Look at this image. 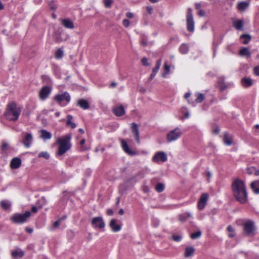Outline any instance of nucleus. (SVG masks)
I'll return each mask as SVG.
<instances>
[{
  "instance_id": "obj_62",
  "label": "nucleus",
  "mask_w": 259,
  "mask_h": 259,
  "mask_svg": "<svg viewBox=\"0 0 259 259\" xmlns=\"http://www.w3.org/2000/svg\"><path fill=\"white\" fill-rule=\"evenodd\" d=\"M126 16L128 18H133L134 17L133 14L131 12H127L126 14Z\"/></svg>"
},
{
  "instance_id": "obj_10",
  "label": "nucleus",
  "mask_w": 259,
  "mask_h": 259,
  "mask_svg": "<svg viewBox=\"0 0 259 259\" xmlns=\"http://www.w3.org/2000/svg\"><path fill=\"white\" fill-rule=\"evenodd\" d=\"M244 230L246 235H249L253 233L255 230L253 222L248 221L244 224Z\"/></svg>"
},
{
  "instance_id": "obj_48",
  "label": "nucleus",
  "mask_w": 259,
  "mask_h": 259,
  "mask_svg": "<svg viewBox=\"0 0 259 259\" xmlns=\"http://www.w3.org/2000/svg\"><path fill=\"white\" fill-rule=\"evenodd\" d=\"M8 148H9L8 143H7L6 142H3V144L2 145V150L3 151L5 152L8 149Z\"/></svg>"
},
{
  "instance_id": "obj_32",
  "label": "nucleus",
  "mask_w": 259,
  "mask_h": 259,
  "mask_svg": "<svg viewBox=\"0 0 259 259\" xmlns=\"http://www.w3.org/2000/svg\"><path fill=\"white\" fill-rule=\"evenodd\" d=\"M191 214L189 212H186L179 215V219L181 222H185L188 218H191Z\"/></svg>"
},
{
  "instance_id": "obj_37",
  "label": "nucleus",
  "mask_w": 259,
  "mask_h": 259,
  "mask_svg": "<svg viewBox=\"0 0 259 259\" xmlns=\"http://www.w3.org/2000/svg\"><path fill=\"white\" fill-rule=\"evenodd\" d=\"M63 54L64 53L63 50L61 49H58L56 52L55 58L57 59H61L63 57Z\"/></svg>"
},
{
  "instance_id": "obj_58",
  "label": "nucleus",
  "mask_w": 259,
  "mask_h": 259,
  "mask_svg": "<svg viewBox=\"0 0 259 259\" xmlns=\"http://www.w3.org/2000/svg\"><path fill=\"white\" fill-rule=\"evenodd\" d=\"M206 177L207 178V181L208 182H209L210 178H211V174L210 172L209 171H206Z\"/></svg>"
},
{
  "instance_id": "obj_34",
  "label": "nucleus",
  "mask_w": 259,
  "mask_h": 259,
  "mask_svg": "<svg viewBox=\"0 0 259 259\" xmlns=\"http://www.w3.org/2000/svg\"><path fill=\"white\" fill-rule=\"evenodd\" d=\"M180 52L183 54H187L189 51V46L187 44H183L179 48Z\"/></svg>"
},
{
  "instance_id": "obj_50",
  "label": "nucleus",
  "mask_w": 259,
  "mask_h": 259,
  "mask_svg": "<svg viewBox=\"0 0 259 259\" xmlns=\"http://www.w3.org/2000/svg\"><path fill=\"white\" fill-rule=\"evenodd\" d=\"M246 172L248 175H251L253 172L255 170V167H247L246 169Z\"/></svg>"
},
{
  "instance_id": "obj_24",
  "label": "nucleus",
  "mask_w": 259,
  "mask_h": 259,
  "mask_svg": "<svg viewBox=\"0 0 259 259\" xmlns=\"http://www.w3.org/2000/svg\"><path fill=\"white\" fill-rule=\"evenodd\" d=\"M249 3L248 2H241L237 5V9L240 12L244 11L249 6Z\"/></svg>"
},
{
  "instance_id": "obj_25",
  "label": "nucleus",
  "mask_w": 259,
  "mask_h": 259,
  "mask_svg": "<svg viewBox=\"0 0 259 259\" xmlns=\"http://www.w3.org/2000/svg\"><path fill=\"white\" fill-rule=\"evenodd\" d=\"M241 83L243 87L247 88L252 85L253 81L251 78L245 77L241 79Z\"/></svg>"
},
{
  "instance_id": "obj_64",
  "label": "nucleus",
  "mask_w": 259,
  "mask_h": 259,
  "mask_svg": "<svg viewBox=\"0 0 259 259\" xmlns=\"http://www.w3.org/2000/svg\"><path fill=\"white\" fill-rule=\"evenodd\" d=\"M37 211V207L36 206H33L32 207V212L33 213H36Z\"/></svg>"
},
{
  "instance_id": "obj_41",
  "label": "nucleus",
  "mask_w": 259,
  "mask_h": 259,
  "mask_svg": "<svg viewBox=\"0 0 259 259\" xmlns=\"http://www.w3.org/2000/svg\"><path fill=\"white\" fill-rule=\"evenodd\" d=\"M159 69L157 68H156V67H154L153 69V70H152V74L150 75V77H149L148 78V81H151L153 79V78L155 77L156 73L158 72V71L159 70Z\"/></svg>"
},
{
  "instance_id": "obj_2",
  "label": "nucleus",
  "mask_w": 259,
  "mask_h": 259,
  "mask_svg": "<svg viewBox=\"0 0 259 259\" xmlns=\"http://www.w3.org/2000/svg\"><path fill=\"white\" fill-rule=\"evenodd\" d=\"M21 112V108L15 102H11L7 106L5 116L8 120L15 121L18 119Z\"/></svg>"
},
{
  "instance_id": "obj_12",
  "label": "nucleus",
  "mask_w": 259,
  "mask_h": 259,
  "mask_svg": "<svg viewBox=\"0 0 259 259\" xmlns=\"http://www.w3.org/2000/svg\"><path fill=\"white\" fill-rule=\"evenodd\" d=\"M118 220L115 219H112L109 222V226L112 231L114 232L119 231L121 229V226L117 224Z\"/></svg>"
},
{
  "instance_id": "obj_33",
  "label": "nucleus",
  "mask_w": 259,
  "mask_h": 259,
  "mask_svg": "<svg viewBox=\"0 0 259 259\" xmlns=\"http://www.w3.org/2000/svg\"><path fill=\"white\" fill-rule=\"evenodd\" d=\"M73 117L71 115H68L67 116L66 125L70 126L72 128H74L76 127V124L71 121Z\"/></svg>"
},
{
  "instance_id": "obj_35",
  "label": "nucleus",
  "mask_w": 259,
  "mask_h": 259,
  "mask_svg": "<svg viewBox=\"0 0 259 259\" xmlns=\"http://www.w3.org/2000/svg\"><path fill=\"white\" fill-rule=\"evenodd\" d=\"M144 176H145V171H144V170H140L134 177L131 178L128 180V182H130V181L134 180L137 177H140L141 178H144Z\"/></svg>"
},
{
  "instance_id": "obj_30",
  "label": "nucleus",
  "mask_w": 259,
  "mask_h": 259,
  "mask_svg": "<svg viewBox=\"0 0 259 259\" xmlns=\"http://www.w3.org/2000/svg\"><path fill=\"white\" fill-rule=\"evenodd\" d=\"M239 55L241 56L249 57L250 56V52L247 48L243 47L240 50Z\"/></svg>"
},
{
  "instance_id": "obj_16",
  "label": "nucleus",
  "mask_w": 259,
  "mask_h": 259,
  "mask_svg": "<svg viewBox=\"0 0 259 259\" xmlns=\"http://www.w3.org/2000/svg\"><path fill=\"white\" fill-rule=\"evenodd\" d=\"M121 146L123 150L124 151L125 153L128 154L130 155L133 156L136 155V153L133 151H132L128 147L126 142L123 140H121Z\"/></svg>"
},
{
  "instance_id": "obj_18",
  "label": "nucleus",
  "mask_w": 259,
  "mask_h": 259,
  "mask_svg": "<svg viewBox=\"0 0 259 259\" xmlns=\"http://www.w3.org/2000/svg\"><path fill=\"white\" fill-rule=\"evenodd\" d=\"M60 21L62 25L66 28L73 29L74 27L73 22L69 19H61Z\"/></svg>"
},
{
  "instance_id": "obj_3",
  "label": "nucleus",
  "mask_w": 259,
  "mask_h": 259,
  "mask_svg": "<svg viewBox=\"0 0 259 259\" xmlns=\"http://www.w3.org/2000/svg\"><path fill=\"white\" fill-rule=\"evenodd\" d=\"M71 139V134H69L64 136L62 138H59L57 140V143L59 146L58 148V151L57 154L59 156L64 154L67 151L69 150L71 147V144L70 143V140Z\"/></svg>"
},
{
  "instance_id": "obj_59",
  "label": "nucleus",
  "mask_w": 259,
  "mask_h": 259,
  "mask_svg": "<svg viewBox=\"0 0 259 259\" xmlns=\"http://www.w3.org/2000/svg\"><path fill=\"white\" fill-rule=\"evenodd\" d=\"M114 213L113 210L112 209H108L107 211V214L108 215H112Z\"/></svg>"
},
{
  "instance_id": "obj_61",
  "label": "nucleus",
  "mask_w": 259,
  "mask_h": 259,
  "mask_svg": "<svg viewBox=\"0 0 259 259\" xmlns=\"http://www.w3.org/2000/svg\"><path fill=\"white\" fill-rule=\"evenodd\" d=\"M227 230L230 232H231V233H233L234 232V229L233 228V227L229 225L227 227Z\"/></svg>"
},
{
  "instance_id": "obj_38",
  "label": "nucleus",
  "mask_w": 259,
  "mask_h": 259,
  "mask_svg": "<svg viewBox=\"0 0 259 259\" xmlns=\"http://www.w3.org/2000/svg\"><path fill=\"white\" fill-rule=\"evenodd\" d=\"M170 65H168L166 63H165L164 64V71L163 73L162 74V76L163 77H165V76L168 74L170 70Z\"/></svg>"
},
{
  "instance_id": "obj_51",
  "label": "nucleus",
  "mask_w": 259,
  "mask_h": 259,
  "mask_svg": "<svg viewBox=\"0 0 259 259\" xmlns=\"http://www.w3.org/2000/svg\"><path fill=\"white\" fill-rule=\"evenodd\" d=\"M141 62L143 65L145 66H148L149 65V63L148 62V59L146 57H144L141 60Z\"/></svg>"
},
{
  "instance_id": "obj_31",
  "label": "nucleus",
  "mask_w": 259,
  "mask_h": 259,
  "mask_svg": "<svg viewBox=\"0 0 259 259\" xmlns=\"http://www.w3.org/2000/svg\"><path fill=\"white\" fill-rule=\"evenodd\" d=\"M233 26L237 30H243V21L238 20L233 22Z\"/></svg>"
},
{
  "instance_id": "obj_46",
  "label": "nucleus",
  "mask_w": 259,
  "mask_h": 259,
  "mask_svg": "<svg viewBox=\"0 0 259 259\" xmlns=\"http://www.w3.org/2000/svg\"><path fill=\"white\" fill-rule=\"evenodd\" d=\"M65 218H66V217H64V218H60V219H59L58 220H57V221H56V222L53 224V227H54V228H58V227L59 226V225H60V223H61V221H62L63 220L65 219Z\"/></svg>"
},
{
  "instance_id": "obj_8",
  "label": "nucleus",
  "mask_w": 259,
  "mask_h": 259,
  "mask_svg": "<svg viewBox=\"0 0 259 259\" xmlns=\"http://www.w3.org/2000/svg\"><path fill=\"white\" fill-rule=\"evenodd\" d=\"M208 197L209 195L207 193H204L201 195L198 203V208L200 210H202L204 208L208 199Z\"/></svg>"
},
{
  "instance_id": "obj_27",
  "label": "nucleus",
  "mask_w": 259,
  "mask_h": 259,
  "mask_svg": "<svg viewBox=\"0 0 259 259\" xmlns=\"http://www.w3.org/2000/svg\"><path fill=\"white\" fill-rule=\"evenodd\" d=\"M250 187L255 194H259V180L252 182Z\"/></svg>"
},
{
  "instance_id": "obj_43",
  "label": "nucleus",
  "mask_w": 259,
  "mask_h": 259,
  "mask_svg": "<svg viewBox=\"0 0 259 259\" xmlns=\"http://www.w3.org/2000/svg\"><path fill=\"white\" fill-rule=\"evenodd\" d=\"M38 156L39 157H44L46 159H48L50 157L49 154L47 152H41L39 153Z\"/></svg>"
},
{
  "instance_id": "obj_6",
  "label": "nucleus",
  "mask_w": 259,
  "mask_h": 259,
  "mask_svg": "<svg viewBox=\"0 0 259 259\" xmlns=\"http://www.w3.org/2000/svg\"><path fill=\"white\" fill-rule=\"evenodd\" d=\"M91 225L94 228L100 230L103 229L105 226V223L101 217L93 218L91 220Z\"/></svg>"
},
{
  "instance_id": "obj_19",
  "label": "nucleus",
  "mask_w": 259,
  "mask_h": 259,
  "mask_svg": "<svg viewBox=\"0 0 259 259\" xmlns=\"http://www.w3.org/2000/svg\"><path fill=\"white\" fill-rule=\"evenodd\" d=\"M21 165V160L20 158L15 157L13 158L10 163V166L12 169H17Z\"/></svg>"
},
{
  "instance_id": "obj_22",
  "label": "nucleus",
  "mask_w": 259,
  "mask_h": 259,
  "mask_svg": "<svg viewBox=\"0 0 259 259\" xmlns=\"http://www.w3.org/2000/svg\"><path fill=\"white\" fill-rule=\"evenodd\" d=\"M77 105L84 110L90 108L89 102L86 100L83 99L78 100Z\"/></svg>"
},
{
  "instance_id": "obj_26",
  "label": "nucleus",
  "mask_w": 259,
  "mask_h": 259,
  "mask_svg": "<svg viewBox=\"0 0 259 259\" xmlns=\"http://www.w3.org/2000/svg\"><path fill=\"white\" fill-rule=\"evenodd\" d=\"M195 252V249L192 246H187L185 248L184 256L188 257L193 255Z\"/></svg>"
},
{
  "instance_id": "obj_47",
  "label": "nucleus",
  "mask_w": 259,
  "mask_h": 259,
  "mask_svg": "<svg viewBox=\"0 0 259 259\" xmlns=\"http://www.w3.org/2000/svg\"><path fill=\"white\" fill-rule=\"evenodd\" d=\"M220 90L221 91L225 90V89H226L228 88L227 85L223 81L220 82Z\"/></svg>"
},
{
  "instance_id": "obj_42",
  "label": "nucleus",
  "mask_w": 259,
  "mask_h": 259,
  "mask_svg": "<svg viewBox=\"0 0 259 259\" xmlns=\"http://www.w3.org/2000/svg\"><path fill=\"white\" fill-rule=\"evenodd\" d=\"M201 235V232L200 231H198L195 233H192L191 234V238L193 239H196L199 238Z\"/></svg>"
},
{
  "instance_id": "obj_60",
  "label": "nucleus",
  "mask_w": 259,
  "mask_h": 259,
  "mask_svg": "<svg viewBox=\"0 0 259 259\" xmlns=\"http://www.w3.org/2000/svg\"><path fill=\"white\" fill-rule=\"evenodd\" d=\"M160 65H161V60L159 59L156 61V65L155 67L159 69Z\"/></svg>"
},
{
  "instance_id": "obj_9",
  "label": "nucleus",
  "mask_w": 259,
  "mask_h": 259,
  "mask_svg": "<svg viewBox=\"0 0 259 259\" xmlns=\"http://www.w3.org/2000/svg\"><path fill=\"white\" fill-rule=\"evenodd\" d=\"M52 90V88L50 86H45L40 91L39 96L41 100H44L47 99Z\"/></svg>"
},
{
  "instance_id": "obj_1",
  "label": "nucleus",
  "mask_w": 259,
  "mask_h": 259,
  "mask_svg": "<svg viewBox=\"0 0 259 259\" xmlns=\"http://www.w3.org/2000/svg\"><path fill=\"white\" fill-rule=\"evenodd\" d=\"M233 195L235 199L241 204L247 201V193L244 182L239 179L234 180L231 186Z\"/></svg>"
},
{
  "instance_id": "obj_28",
  "label": "nucleus",
  "mask_w": 259,
  "mask_h": 259,
  "mask_svg": "<svg viewBox=\"0 0 259 259\" xmlns=\"http://www.w3.org/2000/svg\"><path fill=\"white\" fill-rule=\"evenodd\" d=\"M223 141L225 144L227 145H231L233 143L232 137L230 136L228 133H225Z\"/></svg>"
},
{
  "instance_id": "obj_54",
  "label": "nucleus",
  "mask_w": 259,
  "mask_h": 259,
  "mask_svg": "<svg viewBox=\"0 0 259 259\" xmlns=\"http://www.w3.org/2000/svg\"><path fill=\"white\" fill-rule=\"evenodd\" d=\"M253 71L255 75H259V66L255 67Z\"/></svg>"
},
{
  "instance_id": "obj_49",
  "label": "nucleus",
  "mask_w": 259,
  "mask_h": 259,
  "mask_svg": "<svg viewBox=\"0 0 259 259\" xmlns=\"http://www.w3.org/2000/svg\"><path fill=\"white\" fill-rule=\"evenodd\" d=\"M85 142V139H82L80 142V144L81 145V150L84 151L88 150V148L86 147L85 146H84V144Z\"/></svg>"
},
{
  "instance_id": "obj_11",
  "label": "nucleus",
  "mask_w": 259,
  "mask_h": 259,
  "mask_svg": "<svg viewBox=\"0 0 259 259\" xmlns=\"http://www.w3.org/2000/svg\"><path fill=\"white\" fill-rule=\"evenodd\" d=\"M59 103H61L63 100H65L67 103L70 101V96L67 92H64L62 94H58L54 97Z\"/></svg>"
},
{
  "instance_id": "obj_55",
  "label": "nucleus",
  "mask_w": 259,
  "mask_h": 259,
  "mask_svg": "<svg viewBox=\"0 0 259 259\" xmlns=\"http://www.w3.org/2000/svg\"><path fill=\"white\" fill-rule=\"evenodd\" d=\"M146 10L150 14L153 13V8L151 6H147L146 7Z\"/></svg>"
},
{
  "instance_id": "obj_45",
  "label": "nucleus",
  "mask_w": 259,
  "mask_h": 259,
  "mask_svg": "<svg viewBox=\"0 0 259 259\" xmlns=\"http://www.w3.org/2000/svg\"><path fill=\"white\" fill-rule=\"evenodd\" d=\"M113 3V0H104V3L105 7L110 8Z\"/></svg>"
},
{
  "instance_id": "obj_4",
  "label": "nucleus",
  "mask_w": 259,
  "mask_h": 259,
  "mask_svg": "<svg viewBox=\"0 0 259 259\" xmlns=\"http://www.w3.org/2000/svg\"><path fill=\"white\" fill-rule=\"evenodd\" d=\"M31 212L27 211L24 214L15 213L11 217V220L14 223L21 224L25 222L30 217Z\"/></svg>"
},
{
  "instance_id": "obj_36",
  "label": "nucleus",
  "mask_w": 259,
  "mask_h": 259,
  "mask_svg": "<svg viewBox=\"0 0 259 259\" xmlns=\"http://www.w3.org/2000/svg\"><path fill=\"white\" fill-rule=\"evenodd\" d=\"M1 207L5 209H9L11 207V203L7 201L3 200L1 202Z\"/></svg>"
},
{
  "instance_id": "obj_13",
  "label": "nucleus",
  "mask_w": 259,
  "mask_h": 259,
  "mask_svg": "<svg viewBox=\"0 0 259 259\" xmlns=\"http://www.w3.org/2000/svg\"><path fill=\"white\" fill-rule=\"evenodd\" d=\"M152 160L155 162H157L159 160H161L162 162H164L167 160V156L163 152H158L155 154Z\"/></svg>"
},
{
  "instance_id": "obj_23",
  "label": "nucleus",
  "mask_w": 259,
  "mask_h": 259,
  "mask_svg": "<svg viewBox=\"0 0 259 259\" xmlns=\"http://www.w3.org/2000/svg\"><path fill=\"white\" fill-rule=\"evenodd\" d=\"M40 138L44 140L50 139L52 137V134L50 132H48L46 130H41L40 131Z\"/></svg>"
},
{
  "instance_id": "obj_21",
  "label": "nucleus",
  "mask_w": 259,
  "mask_h": 259,
  "mask_svg": "<svg viewBox=\"0 0 259 259\" xmlns=\"http://www.w3.org/2000/svg\"><path fill=\"white\" fill-rule=\"evenodd\" d=\"M11 255L15 259L22 258L24 255V252L20 249L14 250L12 251Z\"/></svg>"
},
{
  "instance_id": "obj_63",
  "label": "nucleus",
  "mask_w": 259,
  "mask_h": 259,
  "mask_svg": "<svg viewBox=\"0 0 259 259\" xmlns=\"http://www.w3.org/2000/svg\"><path fill=\"white\" fill-rule=\"evenodd\" d=\"M219 132H220V128H219V126H216V127L215 128V129L213 131V133L215 134H218L219 133Z\"/></svg>"
},
{
  "instance_id": "obj_40",
  "label": "nucleus",
  "mask_w": 259,
  "mask_h": 259,
  "mask_svg": "<svg viewBox=\"0 0 259 259\" xmlns=\"http://www.w3.org/2000/svg\"><path fill=\"white\" fill-rule=\"evenodd\" d=\"M155 189L158 192H161L164 189V185L162 183H158Z\"/></svg>"
},
{
  "instance_id": "obj_52",
  "label": "nucleus",
  "mask_w": 259,
  "mask_h": 259,
  "mask_svg": "<svg viewBox=\"0 0 259 259\" xmlns=\"http://www.w3.org/2000/svg\"><path fill=\"white\" fill-rule=\"evenodd\" d=\"M122 23H123V25L125 27H128L130 25V21L128 20V19H125L123 20V22H122Z\"/></svg>"
},
{
  "instance_id": "obj_56",
  "label": "nucleus",
  "mask_w": 259,
  "mask_h": 259,
  "mask_svg": "<svg viewBox=\"0 0 259 259\" xmlns=\"http://www.w3.org/2000/svg\"><path fill=\"white\" fill-rule=\"evenodd\" d=\"M141 45H142L143 46H146L147 45H148V42L145 39H143L141 41Z\"/></svg>"
},
{
  "instance_id": "obj_57",
  "label": "nucleus",
  "mask_w": 259,
  "mask_h": 259,
  "mask_svg": "<svg viewBox=\"0 0 259 259\" xmlns=\"http://www.w3.org/2000/svg\"><path fill=\"white\" fill-rule=\"evenodd\" d=\"M205 12L203 10H200L198 12V15L199 16L203 17L205 16Z\"/></svg>"
},
{
  "instance_id": "obj_44",
  "label": "nucleus",
  "mask_w": 259,
  "mask_h": 259,
  "mask_svg": "<svg viewBox=\"0 0 259 259\" xmlns=\"http://www.w3.org/2000/svg\"><path fill=\"white\" fill-rule=\"evenodd\" d=\"M204 99V96L203 94H199L196 99L197 103H201Z\"/></svg>"
},
{
  "instance_id": "obj_15",
  "label": "nucleus",
  "mask_w": 259,
  "mask_h": 259,
  "mask_svg": "<svg viewBox=\"0 0 259 259\" xmlns=\"http://www.w3.org/2000/svg\"><path fill=\"white\" fill-rule=\"evenodd\" d=\"M62 29L60 27L57 30H55L53 34V38L56 42L59 43L62 41L63 39L61 37Z\"/></svg>"
},
{
  "instance_id": "obj_39",
  "label": "nucleus",
  "mask_w": 259,
  "mask_h": 259,
  "mask_svg": "<svg viewBox=\"0 0 259 259\" xmlns=\"http://www.w3.org/2000/svg\"><path fill=\"white\" fill-rule=\"evenodd\" d=\"M182 238V236L176 234H174L171 237V239L176 242H180Z\"/></svg>"
},
{
  "instance_id": "obj_7",
  "label": "nucleus",
  "mask_w": 259,
  "mask_h": 259,
  "mask_svg": "<svg viewBox=\"0 0 259 259\" xmlns=\"http://www.w3.org/2000/svg\"><path fill=\"white\" fill-rule=\"evenodd\" d=\"M182 135V132L179 127L170 131L167 135V140L168 142L176 140Z\"/></svg>"
},
{
  "instance_id": "obj_29",
  "label": "nucleus",
  "mask_w": 259,
  "mask_h": 259,
  "mask_svg": "<svg viewBox=\"0 0 259 259\" xmlns=\"http://www.w3.org/2000/svg\"><path fill=\"white\" fill-rule=\"evenodd\" d=\"M240 39H243L242 43L247 45L251 39V36L248 34H243L240 36Z\"/></svg>"
},
{
  "instance_id": "obj_17",
  "label": "nucleus",
  "mask_w": 259,
  "mask_h": 259,
  "mask_svg": "<svg viewBox=\"0 0 259 259\" xmlns=\"http://www.w3.org/2000/svg\"><path fill=\"white\" fill-rule=\"evenodd\" d=\"M32 136L30 133H26L25 138L22 141V143L26 148H29L32 143Z\"/></svg>"
},
{
  "instance_id": "obj_5",
  "label": "nucleus",
  "mask_w": 259,
  "mask_h": 259,
  "mask_svg": "<svg viewBox=\"0 0 259 259\" xmlns=\"http://www.w3.org/2000/svg\"><path fill=\"white\" fill-rule=\"evenodd\" d=\"M187 30L191 32L194 30V21L192 13V9L189 8L187 13Z\"/></svg>"
},
{
  "instance_id": "obj_20",
  "label": "nucleus",
  "mask_w": 259,
  "mask_h": 259,
  "mask_svg": "<svg viewBox=\"0 0 259 259\" xmlns=\"http://www.w3.org/2000/svg\"><path fill=\"white\" fill-rule=\"evenodd\" d=\"M113 112L117 116H121L125 114L124 107L122 105L114 108Z\"/></svg>"
},
{
  "instance_id": "obj_53",
  "label": "nucleus",
  "mask_w": 259,
  "mask_h": 259,
  "mask_svg": "<svg viewBox=\"0 0 259 259\" xmlns=\"http://www.w3.org/2000/svg\"><path fill=\"white\" fill-rule=\"evenodd\" d=\"M49 5L50 6V8L52 10H56L57 8V6L56 5L54 4L52 2H49Z\"/></svg>"
},
{
  "instance_id": "obj_14",
  "label": "nucleus",
  "mask_w": 259,
  "mask_h": 259,
  "mask_svg": "<svg viewBox=\"0 0 259 259\" xmlns=\"http://www.w3.org/2000/svg\"><path fill=\"white\" fill-rule=\"evenodd\" d=\"M132 132L133 133L134 137L136 138V140L138 143H140L139 131L138 125L135 123L133 122L131 126Z\"/></svg>"
}]
</instances>
